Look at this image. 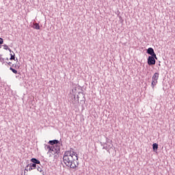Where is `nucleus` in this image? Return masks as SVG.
I'll list each match as a JSON object with an SVG mask.
<instances>
[{
	"instance_id": "nucleus-3",
	"label": "nucleus",
	"mask_w": 175,
	"mask_h": 175,
	"mask_svg": "<svg viewBox=\"0 0 175 175\" xmlns=\"http://www.w3.org/2000/svg\"><path fill=\"white\" fill-rule=\"evenodd\" d=\"M159 79V73L155 72L152 77L151 87L154 90L155 85L158 84V79Z\"/></svg>"
},
{
	"instance_id": "nucleus-1",
	"label": "nucleus",
	"mask_w": 175,
	"mask_h": 175,
	"mask_svg": "<svg viewBox=\"0 0 175 175\" xmlns=\"http://www.w3.org/2000/svg\"><path fill=\"white\" fill-rule=\"evenodd\" d=\"M64 163L68 167H70L71 169H76L79 166V163L77 161H79V157H77V154L73 151H66L64 152L63 157Z\"/></svg>"
},
{
	"instance_id": "nucleus-13",
	"label": "nucleus",
	"mask_w": 175,
	"mask_h": 175,
	"mask_svg": "<svg viewBox=\"0 0 175 175\" xmlns=\"http://www.w3.org/2000/svg\"><path fill=\"white\" fill-rule=\"evenodd\" d=\"M13 53V54H12ZM12 53L10 54L11 57L10 58V59H15V57H14V53L12 52Z\"/></svg>"
},
{
	"instance_id": "nucleus-12",
	"label": "nucleus",
	"mask_w": 175,
	"mask_h": 175,
	"mask_svg": "<svg viewBox=\"0 0 175 175\" xmlns=\"http://www.w3.org/2000/svg\"><path fill=\"white\" fill-rule=\"evenodd\" d=\"M10 70H12V72L13 73H14L15 75H17V70H16L14 69V68H12V67L10 68Z\"/></svg>"
},
{
	"instance_id": "nucleus-6",
	"label": "nucleus",
	"mask_w": 175,
	"mask_h": 175,
	"mask_svg": "<svg viewBox=\"0 0 175 175\" xmlns=\"http://www.w3.org/2000/svg\"><path fill=\"white\" fill-rule=\"evenodd\" d=\"M49 144H51V146H57V144H59V141L57 140V139H54L52 141H49Z\"/></svg>"
},
{
	"instance_id": "nucleus-15",
	"label": "nucleus",
	"mask_w": 175,
	"mask_h": 175,
	"mask_svg": "<svg viewBox=\"0 0 175 175\" xmlns=\"http://www.w3.org/2000/svg\"><path fill=\"white\" fill-rule=\"evenodd\" d=\"M38 172H42V168L38 167Z\"/></svg>"
},
{
	"instance_id": "nucleus-2",
	"label": "nucleus",
	"mask_w": 175,
	"mask_h": 175,
	"mask_svg": "<svg viewBox=\"0 0 175 175\" xmlns=\"http://www.w3.org/2000/svg\"><path fill=\"white\" fill-rule=\"evenodd\" d=\"M49 154H51V155H55V154H59V144H57V145L54 146H46Z\"/></svg>"
},
{
	"instance_id": "nucleus-9",
	"label": "nucleus",
	"mask_w": 175,
	"mask_h": 175,
	"mask_svg": "<svg viewBox=\"0 0 175 175\" xmlns=\"http://www.w3.org/2000/svg\"><path fill=\"white\" fill-rule=\"evenodd\" d=\"M31 162H33V163H35V164L40 163V161H39L38 159H34V158L31 159Z\"/></svg>"
},
{
	"instance_id": "nucleus-10",
	"label": "nucleus",
	"mask_w": 175,
	"mask_h": 175,
	"mask_svg": "<svg viewBox=\"0 0 175 175\" xmlns=\"http://www.w3.org/2000/svg\"><path fill=\"white\" fill-rule=\"evenodd\" d=\"M33 28H34V29H40V27L39 26V24L33 23Z\"/></svg>"
},
{
	"instance_id": "nucleus-4",
	"label": "nucleus",
	"mask_w": 175,
	"mask_h": 175,
	"mask_svg": "<svg viewBox=\"0 0 175 175\" xmlns=\"http://www.w3.org/2000/svg\"><path fill=\"white\" fill-rule=\"evenodd\" d=\"M148 64L150 66L155 65V57L149 56L148 58Z\"/></svg>"
},
{
	"instance_id": "nucleus-8",
	"label": "nucleus",
	"mask_w": 175,
	"mask_h": 175,
	"mask_svg": "<svg viewBox=\"0 0 175 175\" xmlns=\"http://www.w3.org/2000/svg\"><path fill=\"white\" fill-rule=\"evenodd\" d=\"M152 147H153V151H157L158 150V144L154 143L152 144Z\"/></svg>"
},
{
	"instance_id": "nucleus-5",
	"label": "nucleus",
	"mask_w": 175,
	"mask_h": 175,
	"mask_svg": "<svg viewBox=\"0 0 175 175\" xmlns=\"http://www.w3.org/2000/svg\"><path fill=\"white\" fill-rule=\"evenodd\" d=\"M148 54H150L151 57H154L155 59H158L157 57V54H155V52H154V49L152 48H148L147 50Z\"/></svg>"
},
{
	"instance_id": "nucleus-17",
	"label": "nucleus",
	"mask_w": 175,
	"mask_h": 175,
	"mask_svg": "<svg viewBox=\"0 0 175 175\" xmlns=\"http://www.w3.org/2000/svg\"><path fill=\"white\" fill-rule=\"evenodd\" d=\"M15 68L18 69L19 67L18 66H16Z\"/></svg>"
},
{
	"instance_id": "nucleus-14",
	"label": "nucleus",
	"mask_w": 175,
	"mask_h": 175,
	"mask_svg": "<svg viewBox=\"0 0 175 175\" xmlns=\"http://www.w3.org/2000/svg\"><path fill=\"white\" fill-rule=\"evenodd\" d=\"M3 44V39L2 38H0V44Z\"/></svg>"
},
{
	"instance_id": "nucleus-16",
	"label": "nucleus",
	"mask_w": 175,
	"mask_h": 175,
	"mask_svg": "<svg viewBox=\"0 0 175 175\" xmlns=\"http://www.w3.org/2000/svg\"><path fill=\"white\" fill-rule=\"evenodd\" d=\"M8 65H10V66L12 65V62H9Z\"/></svg>"
},
{
	"instance_id": "nucleus-11",
	"label": "nucleus",
	"mask_w": 175,
	"mask_h": 175,
	"mask_svg": "<svg viewBox=\"0 0 175 175\" xmlns=\"http://www.w3.org/2000/svg\"><path fill=\"white\" fill-rule=\"evenodd\" d=\"M3 47L4 50H9L10 53H12V49H9V46H8V45L4 44L3 45Z\"/></svg>"
},
{
	"instance_id": "nucleus-7",
	"label": "nucleus",
	"mask_w": 175,
	"mask_h": 175,
	"mask_svg": "<svg viewBox=\"0 0 175 175\" xmlns=\"http://www.w3.org/2000/svg\"><path fill=\"white\" fill-rule=\"evenodd\" d=\"M33 169H36V164L35 163H30L29 170H33Z\"/></svg>"
}]
</instances>
